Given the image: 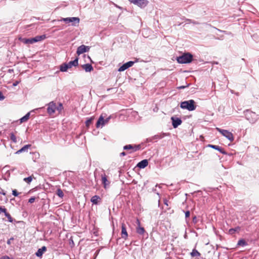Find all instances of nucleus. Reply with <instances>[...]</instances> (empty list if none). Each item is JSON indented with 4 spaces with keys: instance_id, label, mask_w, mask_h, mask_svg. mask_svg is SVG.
<instances>
[{
    "instance_id": "29",
    "label": "nucleus",
    "mask_w": 259,
    "mask_h": 259,
    "mask_svg": "<svg viewBox=\"0 0 259 259\" xmlns=\"http://www.w3.org/2000/svg\"><path fill=\"white\" fill-rule=\"evenodd\" d=\"M240 228L239 227H237L234 228H231L229 230V233L230 234L232 235L234 234L236 232H238L240 231Z\"/></svg>"
},
{
    "instance_id": "42",
    "label": "nucleus",
    "mask_w": 259,
    "mask_h": 259,
    "mask_svg": "<svg viewBox=\"0 0 259 259\" xmlns=\"http://www.w3.org/2000/svg\"><path fill=\"white\" fill-rule=\"evenodd\" d=\"M14 240V237H11L10 238V239H9L7 241V243L8 245H10L11 244V241L12 240Z\"/></svg>"
},
{
    "instance_id": "32",
    "label": "nucleus",
    "mask_w": 259,
    "mask_h": 259,
    "mask_svg": "<svg viewBox=\"0 0 259 259\" xmlns=\"http://www.w3.org/2000/svg\"><path fill=\"white\" fill-rule=\"evenodd\" d=\"M5 215L8 218V221L10 223H13L14 220L11 216L10 214L8 213L7 210L4 212Z\"/></svg>"
},
{
    "instance_id": "38",
    "label": "nucleus",
    "mask_w": 259,
    "mask_h": 259,
    "mask_svg": "<svg viewBox=\"0 0 259 259\" xmlns=\"http://www.w3.org/2000/svg\"><path fill=\"white\" fill-rule=\"evenodd\" d=\"M189 85H190L189 83H187V82H186V84L185 85L178 87L177 89L178 90L184 89L188 87Z\"/></svg>"
},
{
    "instance_id": "22",
    "label": "nucleus",
    "mask_w": 259,
    "mask_h": 259,
    "mask_svg": "<svg viewBox=\"0 0 259 259\" xmlns=\"http://www.w3.org/2000/svg\"><path fill=\"white\" fill-rule=\"evenodd\" d=\"M47 250V247L45 246L39 248L35 253L36 256L40 257L42 256L44 253Z\"/></svg>"
},
{
    "instance_id": "11",
    "label": "nucleus",
    "mask_w": 259,
    "mask_h": 259,
    "mask_svg": "<svg viewBox=\"0 0 259 259\" xmlns=\"http://www.w3.org/2000/svg\"><path fill=\"white\" fill-rule=\"evenodd\" d=\"M166 136H167L166 133H160L147 139V140L149 142H153V141H156L158 140L163 138Z\"/></svg>"
},
{
    "instance_id": "12",
    "label": "nucleus",
    "mask_w": 259,
    "mask_h": 259,
    "mask_svg": "<svg viewBox=\"0 0 259 259\" xmlns=\"http://www.w3.org/2000/svg\"><path fill=\"white\" fill-rule=\"evenodd\" d=\"M172 125L174 128L178 127L182 123V120L180 118L172 116L171 117Z\"/></svg>"
},
{
    "instance_id": "33",
    "label": "nucleus",
    "mask_w": 259,
    "mask_h": 259,
    "mask_svg": "<svg viewBox=\"0 0 259 259\" xmlns=\"http://www.w3.org/2000/svg\"><path fill=\"white\" fill-rule=\"evenodd\" d=\"M94 118L93 117L88 118L85 121V125L87 127H89L90 125L92 123Z\"/></svg>"
},
{
    "instance_id": "37",
    "label": "nucleus",
    "mask_w": 259,
    "mask_h": 259,
    "mask_svg": "<svg viewBox=\"0 0 259 259\" xmlns=\"http://www.w3.org/2000/svg\"><path fill=\"white\" fill-rule=\"evenodd\" d=\"M63 109V104L61 103H59L58 106H56V110H58L59 112H61Z\"/></svg>"
},
{
    "instance_id": "5",
    "label": "nucleus",
    "mask_w": 259,
    "mask_h": 259,
    "mask_svg": "<svg viewBox=\"0 0 259 259\" xmlns=\"http://www.w3.org/2000/svg\"><path fill=\"white\" fill-rule=\"evenodd\" d=\"M60 21H64L66 23H72V26H76L78 25L80 19L78 17H67L62 18Z\"/></svg>"
},
{
    "instance_id": "26",
    "label": "nucleus",
    "mask_w": 259,
    "mask_h": 259,
    "mask_svg": "<svg viewBox=\"0 0 259 259\" xmlns=\"http://www.w3.org/2000/svg\"><path fill=\"white\" fill-rule=\"evenodd\" d=\"M70 67L67 63H64L60 66V70L61 72H66Z\"/></svg>"
},
{
    "instance_id": "40",
    "label": "nucleus",
    "mask_w": 259,
    "mask_h": 259,
    "mask_svg": "<svg viewBox=\"0 0 259 259\" xmlns=\"http://www.w3.org/2000/svg\"><path fill=\"white\" fill-rule=\"evenodd\" d=\"M12 194L15 196V197H17L19 195V193L18 192V191L16 190H13L12 191Z\"/></svg>"
},
{
    "instance_id": "48",
    "label": "nucleus",
    "mask_w": 259,
    "mask_h": 259,
    "mask_svg": "<svg viewBox=\"0 0 259 259\" xmlns=\"http://www.w3.org/2000/svg\"><path fill=\"white\" fill-rule=\"evenodd\" d=\"M0 259H10V257L7 255H5L2 256Z\"/></svg>"
},
{
    "instance_id": "8",
    "label": "nucleus",
    "mask_w": 259,
    "mask_h": 259,
    "mask_svg": "<svg viewBox=\"0 0 259 259\" xmlns=\"http://www.w3.org/2000/svg\"><path fill=\"white\" fill-rule=\"evenodd\" d=\"M138 59H137L135 61H130L122 64L118 69L119 72L123 71L128 68L132 67L135 62H137Z\"/></svg>"
},
{
    "instance_id": "23",
    "label": "nucleus",
    "mask_w": 259,
    "mask_h": 259,
    "mask_svg": "<svg viewBox=\"0 0 259 259\" xmlns=\"http://www.w3.org/2000/svg\"><path fill=\"white\" fill-rule=\"evenodd\" d=\"M101 201V198L98 195H94L91 199V202L94 204H98Z\"/></svg>"
},
{
    "instance_id": "6",
    "label": "nucleus",
    "mask_w": 259,
    "mask_h": 259,
    "mask_svg": "<svg viewBox=\"0 0 259 259\" xmlns=\"http://www.w3.org/2000/svg\"><path fill=\"white\" fill-rule=\"evenodd\" d=\"M217 130L223 136L226 137L228 140L230 141L231 142L233 141L234 140V136L232 133L226 130H223L220 128H217Z\"/></svg>"
},
{
    "instance_id": "1",
    "label": "nucleus",
    "mask_w": 259,
    "mask_h": 259,
    "mask_svg": "<svg viewBox=\"0 0 259 259\" xmlns=\"http://www.w3.org/2000/svg\"><path fill=\"white\" fill-rule=\"evenodd\" d=\"M193 58V56L190 53H185L177 57L176 60L180 64H188L192 61Z\"/></svg>"
},
{
    "instance_id": "35",
    "label": "nucleus",
    "mask_w": 259,
    "mask_h": 259,
    "mask_svg": "<svg viewBox=\"0 0 259 259\" xmlns=\"http://www.w3.org/2000/svg\"><path fill=\"white\" fill-rule=\"evenodd\" d=\"M183 19H185L188 22V23H192L195 25H197V24H200L199 22L194 21V20H193L192 19H186V18H183Z\"/></svg>"
},
{
    "instance_id": "18",
    "label": "nucleus",
    "mask_w": 259,
    "mask_h": 259,
    "mask_svg": "<svg viewBox=\"0 0 259 259\" xmlns=\"http://www.w3.org/2000/svg\"><path fill=\"white\" fill-rule=\"evenodd\" d=\"M148 164V161L147 159H143L138 162L137 164V167L143 169L145 168Z\"/></svg>"
},
{
    "instance_id": "39",
    "label": "nucleus",
    "mask_w": 259,
    "mask_h": 259,
    "mask_svg": "<svg viewBox=\"0 0 259 259\" xmlns=\"http://www.w3.org/2000/svg\"><path fill=\"white\" fill-rule=\"evenodd\" d=\"M35 200V197H34V196H32V197H31L29 199H28V202L30 203H32L34 202Z\"/></svg>"
},
{
    "instance_id": "24",
    "label": "nucleus",
    "mask_w": 259,
    "mask_h": 259,
    "mask_svg": "<svg viewBox=\"0 0 259 259\" xmlns=\"http://www.w3.org/2000/svg\"><path fill=\"white\" fill-rule=\"evenodd\" d=\"M105 124V121H104V118H103L102 115H101L97 121L96 126L97 128H98L100 127V125L103 126Z\"/></svg>"
},
{
    "instance_id": "53",
    "label": "nucleus",
    "mask_w": 259,
    "mask_h": 259,
    "mask_svg": "<svg viewBox=\"0 0 259 259\" xmlns=\"http://www.w3.org/2000/svg\"><path fill=\"white\" fill-rule=\"evenodd\" d=\"M242 60H243V61H245L244 58H242Z\"/></svg>"
},
{
    "instance_id": "21",
    "label": "nucleus",
    "mask_w": 259,
    "mask_h": 259,
    "mask_svg": "<svg viewBox=\"0 0 259 259\" xmlns=\"http://www.w3.org/2000/svg\"><path fill=\"white\" fill-rule=\"evenodd\" d=\"M81 67L85 70L87 72H90L93 70L94 68L92 65L91 64L87 63L83 64L81 66Z\"/></svg>"
},
{
    "instance_id": "46",
    "label": "nucleus",
    "mask_w": 259,
    "mask_h": 259,
    "mask_svg": "<svg viewBox=\"0 0 259 259\" xmlns=\"http://www.w3.org/2000/svg\"><path fill=\"white\" fill-rule=\"evenodd\" d=\"M110 118H111V116H109L108 117L106 118V119H104L105 124L109 122Z\"/></svg>"
},
{
    "instance_id": "44",
    "label": "nucleus",
    "mask_w": 259,
    "mask_h": 259,
    "mask_svg": "<svg viewBox=\"0 0 259 259\" xmlns=\"http://www.w3.org/2000/svg\"><path fill=\"white\" fill-rule=\"evenodd\" d=\"M5 98V96H4L3 93L0 91V101H3Z\"/></svg>"
},
{
    "instance_id": "19",
    "label": "nucleus",
    "mask_w": 259,
    "mask_h": 259,
    "mask_svg": "<svg viewBox=\"0 0 259 259\" xmlns=\"http://www.w3.org/2000/svg\"><path fill=\"white\" fill-rule=\"evenodd\" d=\"M102 182L104 185V188H106L107 186L110 184V182L107 180V176L105 173L101 175Z\"/></svg>"
},
{
    "instance_id": "20",
    "label": "nucleus",
    "mask_w": 259,
    "mask_h": 259,
    "mask_svg": "<svg viewBox=\"0 0 259 259\" xmlns=\"http://www.w3.org/2000/svg\"><path fill=\"white\" fill-rule=\"evenodd\" d=\"M31 147V145H30V144L25 145L23 147H22L21 149H20L19 150L16 151L15 154H19L22 152H27L28 148Z\"/></svg>"
},
{
    "instance_id": "49",
    "label": "nucleus",
    "mask_w": 259,
    "mask_h": 259,
    "mask_svg": "<svg viewBox=\"0 0 259 259\" xmlns=\"http://www.w3.org/2000/svg\"><path fill=\"white\" fill-rule=\"evenodd\" d=\"M19 82L18 81H15V82L13 83V86H15H15L17 85L18 84Z\"/></svg>"
},
{
    "instance_id": "45",
    "label": "nucleus",
    "mask_w": 259,
    "mask_h": 259,
    "mask_svg": "<svg viewBox=\"0 0 259 259\" xmlns=\"http://www.w3.org/2000/svg\"><path fill=\"white\" fill-rule=\"evenodd\" d=\"M7 210L6 208L5 207H2L0 206V213L1 212H5V211Z\"/></svg>"
},
{
    "instance_id": "28",
    "label": "nucleus",
    "mask_w": 259,
    "mask_h": 259,
    "mask_svg": "<svg viewBox=\"0 0 259 259\" xmlns=\"http://www.w3.org/2000/svg\"><path fill=\"white\" fill-rule=\"evenodd\" d=\"M190 255L192 257L199 256L201 255V254L197 249H196L195 248H194L192 250V252L190 253Z\"/></svg>"
},
{
    "instance_id": "34",
    "label": "nucleus",
    "mask_w": 259,
    "mask_h": 259,
    "mask_svg": "<svg viewBox=\"0 0 259 259\" xmlns=\"http://www.w3.org/2000/svg\"><path fill=\"white\" fill-rule=\"evenodd\" d=\"M56 194L57 195V196H58L60 198H62L64 196V193L62 190L60 188L57 190Z\"/></svg>"
},
{
    "instance_id": "3",
    "label": "nucleus",
    "mask_w": 259,
    "mask_h": 259,
    "mask_svg": "<svg viewBox=\"0 0 259 259\" xmlns=\"http://www.w3.org/2000/svg\"><path fill=\"white\" fill-rule=\"evenodd\" d=\"M46 38V35L45 34L41 35H37L35 37L26 38L20 37L19 39L25 44H33L35 42H37L42 40Z\"/></svg>"
},
{
    "instance_id": "2",
    "label": "nucleus",
    "mask_w": 259,
    "mask_h": 259,
    "mask_svg": "<svg viewBox=\"0 0 259 259\" xmlns=\"http://www.w3.org/2000/svg\"><path fill=\"white\" fill-rule=\"evenodd\" d=\"M180 107L183 109H187L189 111H192L196 109V105H195L194 100L191 99L181 102L180 103Z\"/></svg>"
},
{
    "instance_id": "9",
    "label": "nucleus",
    "mask_w": 259,
    "mask_h": 259,
    "mask_svg": "<svg viewBox=\"0 0 259 259\" xmlns=\"http://www.w3.org/2000/svg\"><path fill=\"white\" fill-rule=\"evenodd\" d=\"M48 106L47 112L49 115L54 113L56 108V103L54 101L50 102L47 104Z\"/></svg>"
},
{
    "instance_id": "54",
    "label": "nucleus",
    "mask_w": 259,
    "mask_h": 259,
    "mask_svg": "<svg viewBox=\"0 0 259 259\" xmlns=\"http://www.w3.org/2000/svg\"><path fill=\"white\" fill-rule=\"evenodd\" d=\"M88 58H89L90 59H91V58H90V56H88Z\"/></svg>"
},
{
    "instance_id": "55",
    "label": "nucleus",
    "mask_w": 259,
    "mask_h": 259,
    "mask_svg": "<svg viewBox=\"0 0 259 259\" xmlns=\"http://www.w3.org/2000/svg\"><path fill=\"white\" fill-rule=\"evenodd\" d=\"M111 90V89H108L107 90H108V91H109V90Z\"/></svg>"
},
{
    "instance_id": "17",
    "label": "nucleus",
    "mask_w": 259,
    "mask_h": 259,
    "mask_svg": "<svg viewBox=\"0 0 259 259\" xmlns=\"http://www.w3.org/2000/svg\"><path fill=\"white\" fill-rule=\"evenodd\" d=\"M121 238L124 240H126L128 237V233L126 231V228L125 224L123 223L121 225Z\"/></svg>"
},
{
    "instance_id": "31",
    "label": "nucleus",
    "mask_w": 259,
    "mask_h": 259,
    "mask_svg": "<svg viewBox=\"0 0 259 259\" xmlns=\"http://www.w3.org/2000/svg\"><path fill=\"white\" fill-rule=\"evenodd\" d=\"M10 140L14 143H16L17 142V138L15 135L13 133H11L10 134Z\"/></svg>"
},
{
    "instance_id": "41",
    "label": "nucleus",
    "mask_w": 259,
    "mask_h": 259,
    "mask_svg": "<svg viewBox=\"0 0 259 259\" xmlns=\"http://www.w3.org/2000/svg\"><path fill=\"white\" fill-rule=\"evenodd\" d=\"M185 214V218L187 219L188 218L190 217V212L189 210H187L186 211H184Z\"/></svg>"
},
{
    "instance_id": "4",
    "label": "nucleus",
    "mask_w": 259,
    "mask_h": 259,
    "mask_svg": "<svg viewBox=\"0 0 259 259\" xmlns=\"http://www.w3.org/2000/svg\"><path fill=\"white\" fill-rule=\"evenodd\" d=\"M244 114L246 120L251 124L255 123L259 118L257 114L248 109L244 111Z\"/></svg>"
},
{
    "instance_id": "43",
    "label": "nucleus",
    "mask_w": 259,
    "mask_h": 259,
    "mask_svg": "<svg viewBox=\"0 0 259 259\" xmlns=\"http://www.w3.org/2000/svg\"><path fill=\"white\" fill-rule=\"evenodd\" d=\"M192 222L194 224H196L198 222V220H197V217L196 215L194 216L193 218V220H192Z\"/></svg>"
},
{
    "instance_id": "36",
    "label": "nucleus",
    "mask_w": 259,
    "mask_h": 259,
    "mask_svg": "<svg viewBox=\"0 0 259 259\" xmlns=\"http://www.w3.org/2000/svg\"><path fill=\"white\" fill-rule=\"evenodd\" d=\"M32 176H29L28 177L25 178L23 179V181L28 184H30L32 182Z\"/></svg>"
},
{
    "instance_id": "52",
    "label": "nucleus",
    "mask_w": 259,
    "mask_h": 259,
    "mask_svg": "<svg viewBox=\"0 0 259 259\" xmlns=\"http://www.w3.org/2000/svg\"><path fill=\"white\" fill-rule=\"evenodd\" d=\"M164 204L167 205H168L166 202H164Z\"/></svg>"
},
{
    "instance_id": "27",
    "label": "nucleus",
    "mask_w": 259,
    "mask_h": 259,
    "mask_svg": "<svg viewBox=\"0 0 259 259\" xmlns=\"http://www.w3.org/2000/svg\"><path fill=\"white\" fill-rule=\"evenodd\" d=\"M137 222L138 223L139 226L136 229L137 233L140 235H143L145 232V229L143 227L140 226V223L139 220H137Z\"/></svg>"
},
{
    "instance_id": "50",
    "label": "nucleus",
    "mask_w": 259,
    "mask_h": 259,
    "mask_svg": "<svg viewBox=\"0 0 259 259\" xmlns=\"http://www.w3.org/2000/svg\"><path fill=\"white\" fill-rule=\"evenodd\" d=\"M0 194H2L3 195H5L6 194V192L3 190H1V191L0 192Z\"/></svg>"
},
{
    "instance_id": "16",
    "label": "nucleus",
    "mask_w": 259,
    "mask_h": 259,
    "mask_svg": "<svg viewBox=\"0 0 259 259\" xmlns=\"http://www.w3.org/2000/svg\"><path fill=\"white\" fill-rule=\"evenodd\" d=\"M208 147L213 149H215L218 151H219L220 153L224 154V155H227V153L224 150V149L221 146H219L218 145H211V144H209L208 145Z\"/></svg>"
},
{
    "instance_id": "7",
    "label": "nucleus",
    "mask_w": 259,
    "mask_h": 259,
    "mask_svg": "<svg viewBox=\"0 0 259 259\" xmlns=\"http://www.w3.org/2000/svg\"><path fill=\"white\" fill-rule=\"evenodd\" d=\"M141 148L140 145H132L128 144L123 146V149L124 150H130L129 153H132L140 150Z\"/></svg>"
},
{
    "instance_id": "25",
    "label": "nucleus",
    "mask_w": 259,
    "mask_h": 259,
    "mask_svg": "<svg viewBox=\"0 0 259 259\" xmlns=\"http://www.w3.org/2000/svg\"><path fill=\"white\" fill-rule=\"evenodd\" d=\"M67 63L70 68L72 66L76 67L78 65V58L76 57L74 60L71 61Z\"/></svg>"
},
{
    "instance_id": "30",
    "label": "nucleus",
    "mask_w": 259,
    "mask_h": 259,
    "mask_svg": "<svg viewBox=\"0 0 259 259\" xmlns=\"http://www.w3.org/2000/svg\"><path fill=\"white\" fill-rule=\"evenodd\" d=\"M247 245V242L243 239H240L237 243V245L245 246Z\"/></svg>"
},
{
    "instance_id": "47",
    "label": "nucleus",
    "mask_w": 259,
    "mask_h": 259,
    "mask_svg": "<svg viewBox=\"0 0 259 259\" xmlns=\"http://www.w3.org/2000/svg\"><path fill=\"white\" fill-rule=\"evenodd\" d=\"M126 154V152H124V151H123L121 153H120V156H125Z\"/></svg>"
},
{
    "instance_id": "13",
    "label": "nucleus",
    "mask_w": 259,
    "mask_h": 259,
    "mask_svg": "<svg viewBox=\"0 0 259 259\" xmlns=\"http://www.w3.org/2000/svg\"><path fill=\"white\" fill-rule=\"evenodd\" d=\"M9 167V165H6L2 169L3 178L6 181H8L10 177V171L9 169H7V168Z\"/></svg>"
},
{
    "instance_id": "14",
    "label": "nucleus",
    "mask_w": 259,
    "mask_h": 259,
    "mask_svg": "<svg viewBox=\"0 0 259 259\" xmlns=\"http://www.w3.org/2000/svg\"><path fill=\"white\" fill-rule=\"evenodd\" d=\"M148 3L149 2L147 0H135V5L143 9L148 5Z\"/></svg>"
},
{
    "instance_id": "15",
    "label": "nucleus",
    "mask_w": 259,
    "mask_h": 259,
    "mask_svg": "<svg viewBox=\"0 0 259 259\" xmlns=\"http://www.w3.org/2000/svg\"><path fill=\"white\" fill-rule=\"evenodd\" d=\"M42 108H36V109L31 111L30 112H28L24 116H23L22 117H21L20 119V122L22 123L23 122L26 121L29 119V118L30 117V112H35V111H38L39 110H40Z\"/></svg>"
},
{
    "instance_id": "51",
    "label": "nucleus",
    "mask_w": 259,
    "mask_h": 259,
    "mask_svg": "<svg viewBox=\"0 0 259 259\" xmlns=\"http://www.w3.org/2000/svg\"><path fill=\"white\" fill-rule=\"evenodd\" d=\"M131 3H133L135 4V0H128Z\"/></svg>"
},
{
    "instance_id": "10",
    "label": "nucleus",
    "mask_w": 259,
    "mask_h": 259,
    "mask_svg": "<svg viewBox=\"0 0 259 259\" xmlns=\"http://www.w3.org/2000/svg\"><path fill=\"white\" fill-rule=\"evenodd\" d=\"M90 49V47L89 46L82 45L77 48L76 54L79 56L84 53L89 52Z\"/></svg>"
}]
</instances>
